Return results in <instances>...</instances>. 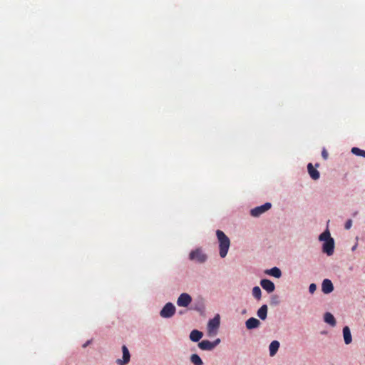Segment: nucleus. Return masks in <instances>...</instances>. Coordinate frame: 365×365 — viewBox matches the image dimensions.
<instances>
[{"instance_id": "obj_13", "label": "nucleus", "mask_w": 365, "mask_h": 365, "mask_svg": "<svg viewBox=\"0 0 365 365\" xmlns=\"http://www.w3.org/2000/svg\"><path fill=\"white\" fill-rule=\"evenodd\" d=\"M198 346L202 350H212L215 348V344L208 340H202L198 344Z\"/></svg>"}, {"instance_id": "obj_16", "label": "nucleus", "mask_w": 365, "mask_h": 365, "mask_svg": "<svg viewBox=\"0 0 365 365\" xmlns=\"http://www.w3.org/2000/svg\"><path fill=\"white\" fill-rule=\"evenodd\" d=\"M202 335L203 334L201 331L195 329L190 332V339L191 341L197 342L200 341V339L202 337Z\"/></svg>"}, {"instance_id": "obj_19", "label": "nucleus", "mask_w": 365, "mask_h": 365, "mask_svg": "<svg viewBox=\"0 0 365 365\" xmlns=\"http://www.w3.org/2000/svg\"><path fill=\"white\" fill-rule=\"evenodd\" d=\"M267 315V306L266 304L262 305L257 311V316L262 319L264 320Z\"/></svg>"}, {"instance_id": "obj_21", "label": "nucleus", "mask_w": 365, "mask_h": 365, "mask_svg": "<svg viewBox=\"0 0 365 365\" xmlns=\"http://www.w3.org/2000/svg\"><path fill=\"white\" fill-rule=\"evenodd\" d=\"M319 240L324 241L325 242H327V240H329L330 239L332 238L331 237L330 232H329V230H326L319 235Z\"/></svg>"}, {"instance_id": "obj_29", "label": "nucleus", "mask_w": 365, "mask_h": 365, "mask_svg": "<svg viewBox=\"0 0 365 365\" xmlns=\"http://www.w3.org/2000/svg\"><path fill=\"white\" fill-rule=\"evenodd\" d=\"M88 343H89V341H88L87 343H86V344L83 345V347H86V346L88 345Z\"/></svg>"}, {"instance_id": "obj_3", "label": "nucleus", "mask_w": 365, "mask_h": 365, "mask_svg": "<svg viewBox=\"0 0 365 365\" xmlns=\"http://www.w3.org/2000/svg\"><path fill=\"white\" fill-rule=\"evenodd\" d=\"M220 316L218 314L209 321L207 324V331L209 335L213 336L217 334V330L220 327Z\"/></svg>"}, {"instance_id": "obj_6", "label": "nucleus", "mask_w": 365, "mask_h": 365, "mask_svg": "<svg viewBox=\"0 0 365 365\" xmlns=\"http://www.w3.org/2000/svg\"><path fill=\"white\" fill-rule=\"evenodd\" d=\"M192 302V297L187 293L181 294L177 300V304L179 307H187Z\"/></svg>"}, {"instance_id": "obj_9", "label": "nucleus", "mask_w": 365, "mask_h": 365, "mask_svg": "<svg viewBox=\"0 0 365 365\" xmlns=\"http://www.w3.org/2000/svg\"><path fill=\"white\" fill-rule=\"evenodd\" d=\"M260 285L266 290L268 293H271L274 291V284L269 279H264L260 281Z\"/></svg>"}, {"instance_id": "obj_10", "label": "nucleus", "mask_w": 365, "mask_h": 365, "mask_svg": "<svg viewBox=\"0 0 365 365\" xmlns=\"http://www.w3.org/2000/svg\"><path fill=\"white\" fill-rule=\"evenodd\" d=\"M322 290L324 294H329L334 290V286L330 279H325L323 280Z\"/></svg>"}, {"instance_id": "obj_11", "label": "nucleus", "mask_w": 365, "mask_h": 365, "mask_svg": "<svg viewBox=\"0 0 365 365\" xmlns=\"http://www.w3.org/2000/svg\"><path fill=\"white\" fill-rule=\"evenodd\" d=\"M245 324L247 329H252L257 328L260 324V322L256 318L251 317L246 321Z\"/></svg>"}, {"instance_id": "obj_8", "label": "nucleus", "mask_w": 365, "mask_h": 365, "mask_svg": "<svg viewBox=\"0 0 365 365\" xmlns=\"http://www.w3.org/2000/svg\"><path fill=\"white\" fill-rule=\"evenodd\" d=\"M334 242L333 239H330L329 240H327L323 244V252L327 253V255L330 256L334 252Z\"/></svg>"}, {"instance_id": "obj_4", "label": "nucleus", "mask_w": 365, "mask_h": 365, "mask_svg": "<svg viewBox=\"0 0 365 365\" xmlns=\"http://www.w3.org/2000/svg\"><path fill=\"white\" fill-rule=\"evenodd\" d=\"M175 313V306L171 302H168L163 307V308L160 311V314L163 318H170L173 317Z\"/></svg>"}, {"instance_id": "obj_1", "label": "nucleus", "mask_w": 365, "mask_h": 365, "mask_svg": "<svg viewBox=\"0 0 365 365\" xmlns=\"http://www.w3.org/2000/svg\"><path fill=\"white\" fill-rule=\"evenodd\" d=\"M216 235L219 241L220 255L222 258L226 257L230 245L229 237L221 230L216 231Z\"/></svg>"}, {"instance_id": "obj_28", "label": "nucleus", "mask_w": 365, "mask_h": 365, "mask_svg": "<svg viewBox=\"0 0 365 365\" xmlns=\"http://www.w3.org/2000/svg\"><path fill=\"white\" fill-rule=\"evenodd\" d=\"M361 156L365 158V150H363Z\"/></svg>"}, {"instance_id": "obj_25", "label": "nucleus", "mask_w": 365, "mask_h": 365, "mask_svg": "<svg viewBox=\"0 0 365 365\" xmlns=\"http://www.w3.org/2000/svg\"><path fill=\"white\" fill-rule=\"evenodd\" d=\"M352 226V220H348L345 225H344V227L346 230H349Z\"/></svg>"}, {"instance_id": "obj_12", "label": "nucleus", "mask_w": 365, "mask_h": 365, "mask_svg": "<svg viewBox=\"0 0 365 365\" xmlns=\"http://www.w3.org/2000/svg\"><path fill=\"white\" fill-rule=\"evenodd\" d=\"M307 170H308V173H309L310 177L313 180H317L319 178V177H320L319 172L313 167L312 163L308 164Z\"/></svg>"}, {"instance_id": "obj_7", "label": "nucleus", "mask_w": 365, "mask_h": 365, "mask_svg": "<svg viewBox=\"0 0 365 365\" xmlns=\"http://www.w3.org/2000/svg\"><path fill=\"white\" fill-rule=\"evenodd\" d=\"M123 359H117L116 362L118 365H125L130 361V355L126 346L123 345L122 347Z\"/></svg>"}, {"instance_id": "obj_15", "label": "nucleus", "mask_w": 365, "mask_h": 365, "mask_svg": "<svg viewBox=\"0 0 365 365\" xmlns=\"http://www.w3.org/2000/svg\"><path fill=\"white\" fill-rule=\"evenodd\" d=\"M343 336H344V339L345 344H349L352 341V338H351L350 329L347 326H346L343 328Z\"/></svg>"}, {"instance_id": "obj_17", "label": "nucleus", "mask_w": 365, "mask_h": 365, "mask_svg": "<svg viewBox=\"0 0 365 365\" xmlns=\"http://www.w3.org/2000/svg\"><path fill=\"white\" fill-rule=\"evenodd\" d=\"M324 320L329 325L334 327L336 325V320L333 314L330 312H326L324 316Z\"/></svg>"}, {"instance_id": "obj_27", "label": "nucleus", "mask_w": 365, "mask_h": 365, "mask_svg": "<svg viewBox=\"0 0 365 365\" xmlns=\"http://www.w3.org/2000/svg\"><path fill=\"white\" fill-rule=\"evenodd\" d=\"M220 342V339H217L215 341L212 342V344H215V347Z\"/></svg>"}, {"instance_id": "obj_20", "label": "nucleus", "mask_w": 365, "mask_h": 365, "mask_svg": "<svg viewBox=\"0 0 365 365\" xmlns=\"http://www.w3.org/2000/svg\"><path fill=\"white\" fill-rule=\"evenodd\" d=\"M190 361L194 365H203L201 358L196 354H193L190 356Z\"/></svg>"}, {"instance_id": "obj_2", "label": "nucleus", "mask_w": 365, "mask_h": 365, "mask_svg": "<svg viewBox=\"0 0 365 365\" xmlns=\"http://www.w3.org/2000/svg\"><path fill=\"white\" fill-rule=\"evenodd\" d=\"M189 259L198 263H203L207 259V256L200 249H196L190 252Z\"/></svg>"}, {"instance_id": "obj_14", "label": "nucleus", "mask_w": 365, "mask_h": 365, "mask_svg": "<svg viewBox=\"0 0 365 365\" xmlns=\"http://www.w3.org/2000/svg\"><path fill=\"white\" fill-rule=\"evenodd\" d=\"M279 345H280L279 342L277 340H274L271 342V344H269V355L271 356H274L277 354V352L279 348Z\"/></svg>"}, {"instance_id": "obj_30", "label": "nucleus", "mask_w": 365, "mask_h": 365, "mask_svg": "<svg viewBox=\"0 0 365 365\" xmlns=\"http://www.w3.org/2000/svg\"><path fill=\"white\" fill-rule=\"evenodd\" d=\"M356 249V246H354L352 248V250H354Z\"/></svg>"}, {"instance_id": "obj_26", "label": "nucleus", "mask_w": 365, "mask_h": 365, "mask_svg": "<svg viewBox=\"0 0 365 365\" xmlns=\"http://www.w3.org/2000/svg\"><path fill=\"white\" fill-rule=\"evenodd\" d=\"M322 156L324 160H327L328 158L329 154L325 148H323L322 151Z\"/></svg>"}, {"instance_id": "obj_5", "label": "nucleus", "mask_w": 365, "mask_h": 365, "mask_svg": "<svg viewBox=\"0 0 365 365\" xmlns=\"http://www.w3.org/2000/svg\"><path fill=\"white\" fill-rule=\"evenodd\" d=\"M272 207L271 203L266 202L265 204L256 207L251 210L250 214L253 217H259L262 213L265 212L266 211L269 210Z\"/></svg>"}, {"instance_id": "obj_22", "label": "nucleus", "mask_w": 365, "mask_h": 365, "mask_svg": "<svg viewBox=\"0 0 365 365\" xmlns=\"http://www.w3.org/2000/svg\"><path fill=\"white\" fill-rule=\"evenodd\" d=\"M252 295L257 299H259L261 298L262 292L259 287L256 286L252 289Z\"/></svg>"}, {"instance_id": "obj_24", "label": "nucleus", "mask_w": 365, "mask_h": 365, "mask_svg": "<svg viewBox=\"0 0 365 365\" xmlns=\"http://www.w3.org/2000/svg\"><path fill=\"white\" fill-rule=\"evenodd\" d=\"M317 289V286L315 284L312 283L309 285V291L311 294H313Z\"/></svg>"}, {"instance_id": "obj_18", "label": "nucleus", "mask_w": 365, "mask_h": 365, "mask_svg": "<svg viewBox=\"0 0 365 365\" xmlns=\"http://www.w3.org/2000/svg\"><path fill=\"white\" fill-rule=\"evenodd\" d=\"M267 274L273 276L276 278H279L282 276V272L278 267H273L270 269H267L265 272Z\"/></svg>"}, {"instance_id": "obj_23", "label": "nucleus", "mask_w": 365, "mask_h": 365, "mask_svg": "<svg viewBox=\"0 0 365 365\" xmlns=\"http://www.w3.org/2000/svg\"><path fill=\"white\" fill-rule=\"evenodd\" d=\"M364 150H361L359 148H356V147H354L352 148L351 149V153L356 155H358V156H361V153L363 152Z\"/></svg>"}]
</instances>
